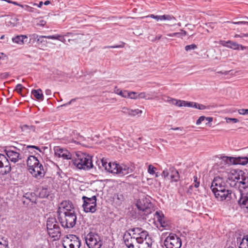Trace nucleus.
I'll return each mask as SVG.
<instances>
[{"instance_id":"1","label":"nucleus","mask_w":248,"mask_h":248,"mask_svg":"<svg viewBox=\"0 0 248 248\" xmlns=\"http://www.w3.org/2000/svg\"><path fill=\"white\" fill-rule=\"evenodd\" d=\"M231 179L230 169H226L225 172H222L220 175L214 178L211 186V189L215 197L222 201L229 200L231 198L232 191L228 189V180Z\"/></svg>"},{"instance_id":"2","label":"nucleus","mask_w":248,"mask_h":248,"mask_svg":"<svg viewBox=\"0 0 248 248\" xmlns=\"http://www.w3.org/2000/svg\"><path fill=\"white\" fill-rule=\"evenodd\" d=\"M102 167L109 172L123 176L132 172V169L125 164H119L115 162H108L106 160H101Z\"/></svg>"},{"instance_id":"3","label":"nucleus","mask_w":248,"mask_h":248,"mask_svg":"<svg viewBox=\"0 0 248 248\" xmlns=\"http://www.w3.org/2000/svg\"><path fill=\"white\" fill-rule=\"evenodd\" d=\"M73 162L79 169L88 170L93 167L92 156L81 152L77 154V157L73 160Z\"/></svg>"},{"instance_id":"4","label":"nucleus","mask_w":248,"mask_h":248,"mask_svg":"<svg viewBox=\"0 0 248 248\" xmlns=\"http://www.w3.org/2000/svg\"><path fill=\"white\" fill-rule=\"evenodd\" d=\"M231 175V179L234 183L233 186L235 185V180H237V182L241 185L240 189H242L246 191V189L248 187V174L244 172L242 170H235L230 169Z\"/></svg>"},{"instance_id":"5","label":"nucleus","mask_w":248,"mask_h":248,"mask_svg":"<svg viewBox=\"0 0 248 248\" xmlns=\"http://www.w3.org/2000/svg\"><path fill=\"white\" fill-rule=\"evenodd\" d=\"M59 222L64 228H73L76 224L77 215L75 212L65 213L58 216Z\"/></svg>"},{"instance_id":"6","label":"nucleus","mask_w":248,"mask_h":248,"mask_svg":"<svg viewBox=\"0 0 248 248\" xmlns=\"http://www.w3.org/2000/svg\"><path fill=\"white\" fill-rule=\"evenodd\" d=\"M85 241L89 248H100L103 244L100 236L97 233L93 232L86 236Z\"/></svg>"},{"instance_id":"7","label":"nucleus","mask_w":248,"mask_h":248,"mask_svg":"<svg viewBox=\"0 0 248 248\" xmlns=\"http://www.w3.org/2000/svg\"><path fill=\"white\" fill-rule=\"evenodd\" d=\"M81 242L75 235L69 234L63 238L62 246L64 248H79Z\"/></svg>"},{"instance_id":"8","label":"nucleus","mask_w":248,"mask_h":248,"mask_svg":"<svg viewBox=\"0 0 248 248\" xmlns=\"http://www.w3.org/2000/svg\"><path fill=\"white\" fill-rule=\"evenodd\" d=\"M164 245L166 248H180L182 241L176 234L171 233L165 239Z\"/></svg>"},{"instance_id":"9","label":"nucleus","mask_w":248,"mask_h":248,"mask_svg":"<svg viewBox=\"0 0 248 248\" xmlns=\"http://www.w3.org/2000/svg\"><path fill=\"white\" fill-rule=\"evenodd\" d=\"M136 206L139 211L143 212V214H148L151 212L150 208L152 206L150 198H147L144 196L140 198L137 202Z\"/></svg>"},{"instance_id":"10","label":"nucleus","mask_w":248,"mask_h":248,"mask_svg":"<svg viewBox=\"0 0 248 248\" xmlns=\"http://www.w3.org/2000/svg\"><path fill=\"white\" fill-rule=\"evenodd\" d=\"M20 150L15 146L11 147L9 149L5 150V152L7 157H8L10 161L16 163L22 159V156L19 151Z\"/></svg>"},{"instance_id":"11","label":"nucleus","mask_w":248,"mask_h":248,"mask_svg":"<svg viewBox=\"0 0 248 248\" xmlns=\"http://www.w3.org/2000/svg\"><path fill=\"white\" fill-rule=\"evenodd\" d=\"M75 212L74 205L71 202L69 201H64L62 202L58 209V216L65 214V213H70Z\"/></svg>"},{"instance_id":"12","label":"nucleus","mask_w":248,"mask_h":248,"mask_svg":"<svg viewBox=\"0 0 248 248\" xmlns=\"http://www.w3.org/2000/svg\"><path fill=\"white\" fill-rule=\"evenodd\" d=\"M223 161L228 166L230 165H246L248 163V157H228L223 156L222 158Z\"/></svg>"},{"instance_id":"13","label":"nucleus","mask_w":248,"mask_h":248,"mask_svg":"<svg viewBox=\"0 0 248 248\" xmlns=\"http://www.w3.org/2000/svg\"><path fill=\"white\" fill-rule=\"evenodd\" d=\"M161 175L165 179L170 176L171 182H177L180 179L178 171L173 167H170L169 170H164Z\"/></svg>"},{"instance_id":"14","label":"nucleus","mask_w":248,"mask_h":248,"mask_svg":"<svg viewBox=\"0 0 248 248\" xmlns=\"http://www.w3.org/2000/svg\"><path fill=\"white\" fill-rule=\"evenodd\" d=\"M11 170V166L7 157L0 154V174L9 173Z\"/></svg>"},{"instance_id":"15","label":"nucleus","mask_w":248,"mask_h":248,"mask_svg":"<svg viewBox=\"0 0 248 248\" xmlns=\"http://www.w3.org/2000/svg\"><path fill=\"white\" fill-rule=\"evenodd\" d=\"M139 238L132 237L129 232H126L124 235V244L128 248H140Z\"/></svg>"},{"instance_id":"16","label":"nucleus","mask_w":248,"mask_h":248,"mask_svg":"<svg viewBox=\"0 0 248 248\" xmlns=\"http://www.w3.org/2000/svg\"><path fill=\"white\" fill-rule=\"evenodd\" d=\"M238 192L240 194V198L238 200V204L241 208H245L248 212V191L239 189Z\"/></svg>"},{"instance_id":"17","label":"nucleus","mask_w":248,"mask_h":248,"mask_svg":"<svg viewBox=\"0 0 248 248\" xmlns=\"http://www.w3.org/2000/svg\"><path fill=\"white\" fill-rule=\"evenodd\" d=\"M142 237L139 238L140 248H151L152 239L149 236L148 232H143Z\"/></svg>"},{"instance_id":"18","label":"nucleus","mask_w":248,"mask_h":248,"mask_svg":"<svg viewBox=\"0 0 248 248\" xmlns=\"http://www.w3.org/2000/svg\"><path fill=\"white\" fill-rule=\"evenodd\" d=\"M28 170L33 177L38 179L43 178L45 175V171L42 164L39 165L35 168L29 169Z\"/></svg>"},{"instance_id":"19","label":"nucleus","mask_w":248,"mask_h":248,"mask_svg":"<svg viewBox=\"0 0 248 248\" xmlns=\"http://www.w3.org/2000/svg\"><path fill=\"white\" fill-rule=\"evenodd\" d=\"M219 44L222 45V46L227 47L234 50H238L239 47L241 48L242 50H244L245 48V46L239 45L236 42L232 41H225L223 40H221L219 41Z\"/></svg>"},{"instance_id":"20","label":"nucleus","mask_w":248,"mask_h":248,"mask_svg":"<svg viewBox=\"0 0 248 248\" xmlns=\"http://www.w3.org/2000/svg\"><path fill=\"white\" fill-rule=\"evenodd\" d=\"M54 151L55 155L58 157H62L66 159H71V155L67 150L58 146L54 148Z\"/></svg>"},{"instance_id":"21","label":"nucleus","mask_w":248,"mask_h":248,"mask_svg":"<svg viewBox=\"0 0 248 248\" xmlns=\"http://www.w3.org/2000/svg\"><path fill=\"white\" fill-rule=\"evenodd\" d=\"M27 164L28 169L35 168L39 165H42L38 158L34 155H30L27 160Z\"/></svg>"},{"instance_id":"22","label":"nucleus","mask_w":248,"mask_h":248,"mask_svg":"<svg viewBox=\"0 0 248 248\" xmlns=\"http://www.w3.org/2000/svg\"><path fill=\"white\" fill-rule=\"evenodd\" d=\"M49 236L53 238L54 240H58L61 235V230L60 227L55 228L53 229L47 230Z\"/></svg>"},{"instance_id":"23","label":"nucleus","mask_w":248,"mask_h":248,"mask_svg":"<svg viewBox=\"0 0 248 248\" xmlns=\"http://www.w3.org/2000/svg\"><path fill=\"white\" fill-rule=\"evenodd\" d=\"M20 128L24 134L27 135L30 134L31 132H35L36 130L38 129L35 126L33 125H28L26 124H21Z\"/></svg>"},{"instance_id":"24","label":"nucleus","mask_w":248,"mask_h":248,"mask_svg":"<svg viewBox=\"0 0 248 248\" xmlns=\"http://www.w3.org/2000/svg\"><path fill=\"white\" fill-rule=\"evenodd\" d=\"M56 227H60V226L56 218L52 217H48L46 221L47 230L53 229Z\"/></svg>"},{"instance_id":"25","label":"nucleus","mask_w":248,"mask_h":248,"mask_svg":"<svg viewBox=\"0 0 248 248\" xmlns=\"http://www.w3.org/2000/svg\"><path fill=\"white\" fill-rule=\"evenodd\" d=\"M28 37L25 35H17L12 38L13 42L19 45H23L25 43H28Z\"/></svg>"},{"instance_id":"26","label":"nucleus","mask_w":248,"mask_h":248,"mask_svg":"<svg viewBox=\"0 0 248 248\" xmlns=\"http://www.w3.org/2000/svg\"><path fill=\"white\" fill-rule=\"evenodd\" d=\"M129 231H131L133 232L134 236H132V237L135 238H141L142 237V234L143 232H148L146 231L142 230L141 228H135L129 230Z\"/></svg>"},{"instance_id":"27","label":"nucleus","mask_w":248,"mask_h":248,"mask_svg":"<svg viewBox=\"0 0 248 248\" xmlns=\"http://www.w3.org/2000/svg\"><path fill=\"white\" fill-rule=\"evenodd\" d=\"M155 217L160 223L161 227H165L167 226V224L164 220V217L162 212L156 211L155 214Z\"/></svg>"},{"instance_id":"28","label":"nucleus","mask_w":248,"mask_h":248,"mask_svg":"<svg viewBox=\"0 0 248 248\" xmlns=\"http://www.w3.org/2000/svg\"><path fill=\"white\" fill-rule=\"evenodd\" d=\"M82 206L84 209V211L85 212H91L94 213L96 210V203L90 204H83Z\"/></svg>"},{"instance_id":"29","label":"nucleus","mask_w":248,"mask_h":248,"mask_svg":"<svg viewBox=\"0 0 248 248\" xmlns=\"http://www.w3.org/2000/svg\"><path fill=\"white\" fill-rule=\"evenodd\" d=\"M113 202L116 205H120L124 201V198L122 194H115L113 197Z\"/></svg>"},{"instance_id":"30","label":"nucleus","mask_w":248,"mask_h":248,"mask_svg":"<svg viewBox=\"0 0 248 248\" xmlns=\"http://www.w3.org/2000/svg\"><path fill=\"white\" fill-rule=\"evenodd\" d=\"M31 94L38 100L43 101L44 99V95L42 93V91L41 89L32 90L31 91Z\"/></svg>"},{"instance_id":"31","label":"nucleus","mask_w":248,"mask_h":248,"mask_svg":"<svg viewBox=\"0 0 248 248\" xmlns=\"http://www.w3.org/2000/svg\"><path fill=\"white\" fill-rule=\"evenodd\" d=\"M82 200H83V204H95L96 203V197L95 196H93L91 198H88L86 196L82 197Z\"/></svg>"},{"instance_id":"32","label":"nucleus","mask_w":248,"mask_h":248,"mask_svg":"<svg viewBox=\"0 0 248 248\" xmlns=\"http://www.w3.org/2000/svg\"><path fill=\"white\" fill-rule=\"evenodd\" d=\"M47 37V39L58 40L64 43L66 42L64 35L62 36L59 34H55L53 35H48Z\"/></svg>"},{"instance_id":"33","label":"nucleus","mask_w":248,"mask_h":248,"mask_svg":"<svg viewBox=\"0 0 248 248\" xmlns=\"http://www.w3.org/2000/svg\"><path fill=\"white\" fill-rule=\"evenodd\" d=\"M186 35V32L183 30H181V32H175L172 33L167 34V35L170 37H174L176 36L177 37L182 38L183 36H185Z\"/></svg>"},{"instance_id":"34","label":"nucleus","mask_w":248,"mask_h":248,"mask_svg":"<svg viewBox=\"0 0 248 248\" xmlns=\"http://www.w3.org/2000/svg\"><path fill=\"white\" fill-rule=\"evenodd\" d=\"M168 102L171 103V104L178 106V107H182V101L180 100H177L175 99H173L169 97L168 99Z\"/></svg>"},{"instance_id":"35","label":"nucleus","mask_w":248,"mask_h":248,"mask_svg":"<svg viewBox=\"0 0 248 248\" xmlns=\"http://www.w3.org/2000/svg\"><path fill=\"white\" fill-rule=\"evenodd\" d=\"M49 195V192L47 188H43L41 189L39 192V196L42 198L47 197Z\"/></svg>"},{"instance_id":"36","label":"nucleus","mask_w":248,"mask_h":248,"mask_svg":"<svg viewBox=\"0 0 248 248\" xmlns=\"http://www.w3.org/2000/svg\"><path fill=\"white\" fill-rule=\"evenodd\" d=\"M161 20H176V18L170 15H161Z\"/></svg>"},{"instance_id":"37","label":"nucleus","mask_w":248,"mask_h":248,"mask_svg":"<svg viewBox=\"0 0 248 248\" xmlns=\"http://www.w3.org/2000/svg\"><path fill=\"white\" fill-rule=\"evenodd\" d=\"M0 248H8V242L4 238H0Z\"/></svg>"},{"instance_id":"38","label":"nucleus","mask_w":248,"mask_h":248,"mask_svg":"<svg viewBox=\"0 0 248 248\" xmlns=\"http://www.w3.org/2000/svg\"><path fill=\"white\" fill-rule=\"evenodd\" d=\"M48 36H39L37 44L38 45L40 44H43L45 45L46 44H47V42L46 40H45V38H47Z\"/></svg>"},{"instance_id":"39","label":"nucleus","mask_w":248,"mask_h":248,"mask_svg":"<svg viewBox=\"0 0 248 248\" xmlns=\"http://www.w3.org/2000/svg\"><path fill=\"white\" fill-rule=\"evenodd\" d=\"M65 37H68L71 36L72 38L71 39L72 40H78V34H74L71 32H67L64 35ZM71 40L70 39H68V41L70 42Z\"/></svg>"},{"instance_id":"40","label":"nucleus","mask_w":248,"mask_h":248,"mask_svg":"<svg viewBox=\"0 0 248 248\" xmlns=\"http://www.w3.org/2000/svg\"><path fill=\"white\" fill-rule=\"evenodd\" d=\"M8 18H10V20H9V19H7V25L8 26L12 25L13 26H15L16 25V23L18 20L17 18H16V17H8Z\"/></svg>"},{"instance_id":"41","label":"nucleus","mask_w":248,"mask_h":248,"mask_svg":"<svg viewBox=\"0 0 248 248\" xmlns=\"http://www.w3.org/2000/svg\"><path fill=\"white\" fill-rule=\"evenodd\" d=\"M127 98L132 99H136L138 98V94L137 93L134 92H128V94L127 95Z\"/></svg>"},{"instance_id":"42","label":"nucleus","mask_w":248,"mask_h":248,"mask_svg":"<svg viewBox=\"0 0 248 248\" xmlns=\"http://www.w3.org/2000/svg\"><path fill=\"white\" fill-rule=\"evenodd\" d=\"M142 112V110H140L139 109H131V113H130V116H135L137 115H139L141 114Z\"/></svg>"},{"instance_id":"43","label":"nucleus","mask_w":248,"mask_h":248,"mask_svg":"<svg viewBox=\"0 0 248 248\" xmlns=\"http://www.w3.org/2000/svg\"><path fill=\"white\" fill-rule=\"evenodd\" d=\"M195 103V102H187L186 101H182V105H183V106H184V107L194 108V107H195L194 106Z\"/></svg>"},{"instance_id":"44","label":"nucleus","mask_w":248,"mask_h":248,"mask_svg":"<svg viewBox=\"0 0 248 248\" xmlns=\"http://www.w3.org/2000/svg\"><path fill=\"white\" fill-rule=\"evenodd\" d=\"M194 106L196 107H194V108L200 109V110H203L206 108H209L208 107H206L203 105L197 103H195Z\"/></svg>"},{"instance_id":"45","label":"nucleus","mask_w":248,"mask_h":248,"mask_svg":"<svg viewBox=\"0 0 248 248\" xmlns=\"http://www.w3.org/2000/svg\"><path fill=\"white\" fill-rule=\"evenodd\" d=\"M156 170V168L152 165H149L148 168V172L152 175L155 174V170Z\"/></svg>"},{"instance_id":"46","label":"nucleus","mask_w":248,"mask_h":248,"mask_svg":"<svg viewBox=\"0 0 248 248\" xmlns=\"http://www.w3.org/2000/svg\"><path fill=\"white\" fill-rule=\"evenodd\" d=\"M197 48V46L195 44H191L190 45H187L185 46V50L186 51H189L190 50H194Z\"/></svg>"},{"instance_id":"47","label":"nucleus","mask_w":248,"mask_h":248,"mask_svg":"<svg viewBox=\"0 0 248 248\" xmlns=\"http://www.w3.org/2000/svg\"><path fill=\"white\" fill-rule=\"evenodd\" d=\"M131 110V109H130L127 108L123 107L121 110V111L123 113L128 115V116H130Z\"/></svg>"},{"instance_id":"48","label":"nucleus","mask_w":248,"mask_h":248,"mask_svg":"<svg viewBox=\"0 0 248 248\" xmlns=\"http://www.w3.org/2000/svg\"><path fill=\"white\" fill-rule=\"evenodd\" d=\"M30 41L32 40L33 41H36L37 42L38 41L39 35H37V34H35V33L32 34L31 35H30Z\"/></svg>"},{"instance_id":"49","label":"nucleus","mask_w":248,"mask_h":248,"mask_svg":"<svg viewBox=\"0 0 248 248\" xmlns=\"http://www.w3.org/2000/svg\"><path fill=\"white\" fill-rule=\"evenodd\" d=\"M238 112L241 115H247L248 114V109H240Z\"/></svg>"},{"instance_id":"50","label":"nucleus","mask_w":248,"mask_h":248,"mask_svg":"<svg viewBox=\"0 0 248 248\" xmlns=\"http://www.w3.org/2000/svg\"><path fill=\"white\" fill-rule=\"evenodd\" d=\"M23 88V87L21 84H18L16 87L15 91L18 93H21Z\"/></svg>"},{"instance_id":"51","label":"nucleus","mask_w":248,"mask_h":248,"mask_svg":"<svg viewBox=\"0 0 248 248\" xmlns=\"http://www.w3.org/2000/svg\"><path fill=\"white\" fill-rule=\"evenodd\" d=\"M128 94V91L124 90V91H121L119 95H121L124 98H127V95Z\"/></svg>"},{"instance_id":"52","label":"nucleus","mask_w":248,"mask_h":248,"mask_svg":"<svg viewBox=\"0 0 248 248\" xmlns=\"http://www.w3.org/2000/svg\"><path fill=\"white\" fill-rule=\"evenodd\" d=\"M148 17H150L152 18H154L157 21L159 20H161V16H158V15L155 16L154 15L151 14L150 15H149L148 16Z\"/></svg>"},{"instance_id":"53","label":"nucleus","mask_w":248,"mask_h":248,"mask_svg":"<svg viewBox=\"0 0 248 248\" xmlns=\"http://www.w3.org/2000/svg\"><path fill=\"white\" fill-rule=\"evenodd\" d=\"M206 117L204 116H202L200 117V118L196 121V124L199 125L200 124L202 121L205 120Z\"/></svg>"},{"instance_id":"54","label":"nucleus","mask_w":248,"mask_h":248,"mask_svg":"<svg viewBox=\"0 0 248 248\" xmlns=\"http://www.w3.org/2000/svg\"><path fill=\"white\" fill-rule=\"evenodd\" d=\"M138 97L140 98H145V99H148V100L151 99L149 97L147 98L146 93H140L138 94Z\"/></svg>"},{"instance_id":"55","label":"nucleus","mask_w":248,"mask_h":248,"mask_svg":"<svg viewBox=\"0 0 248 248\" xmlns=\"http://www.w3.org/2000/svg\"><path fill=\"white\" fill-rule=\"evenodd\" d=\"M226 122L227 123H230L231 122L234 123H237L239 122V120L237 119H236V118H226Z\"/></svg>"},{"instance_id":"56","label":"nucleus","mask_w":248,"mask_h":248,"mask_svg":"<svg viewBox=\"0 0 248 248\" xmlns=\"http://www.w3.org/2000/svg\"><path fill=\"white\" fill-rule=\"evenodd\" d=\"M27 149H35L39 151V152H41V150L39 148V147L35 146V145H28L26 146Z\"/></svg>"},{"instance_id":"57","label":"nucleus","mask_w":248,"mask_h":248,"mask_svg":"<svg viewBox=\"0 0 248 248\" xmlns=\"http://www.w3.org/2000/svg\"><path fill=\"white\" fill-rule=\"evenodd\" d=\"M26 11L29 12H31L33 13L34 12V9L29 5H26L25 6V9Z\"/></svg>"},{"instance_id":"58","label":"nucleus","mask_w":248,"mask_h":248,"mask_svg":"<svg viewBox=\"0 0 248 248\" xmlns=\"http://www.w3.org/2000/svg\"><path fill=\"white\" fill-rule=\"evenodd\" d=\"M245 238H243L242 240V241L241 242L239 246V248H248V246H244V243H245Z\"/></svg>"},{"instance_id":"59","label":"nucleus","mask_w":248,"mask_h":248,"mask_svg":"<svg viewBox=\"0 0 248 248\" xmlns=\"http://www.w3.org/2000/svg\"><path fill=\"white\" fill-rule=\"evenodd\" d=\"M233 24L236 25H242V24H247L248 25V22L247 21H238V22H233Z\"/></svg>"},{"instance_id":"60","label":"nucleus","mask_w":248,"mask_h":248,"mask_svg":"<svg viewBox=\"0 0 248 248\" xmlns=\"http://www.w3.org/2000/svg\"><path fill=\"white\" fill-rule=\"evenodd\" d=\"M124 47L123 45H116V46H111L105 47V48H122Z\"/></svg>"},{"instance_id":"61","label":"nucleus","mask_w":248,"mask_h":248,"mask_svg":"<svg viewBox=\"0 0 248 248\" xmlns=\"http://www.w3.org/2000/svg\"><path fill=\"white\" fill-rule=\"evenodd\" d=\"M75 100H76V99H72L68 103L61 105V107L66 106L70 105L72 102H74Z\"/></svg>"},{"instance_id":"62","label":"nucleus","mask_w":248,"mask_h":248,"mask_svg":"<svg viewBox=\"0 0 248 248\" xmlns=\"http://www.w3.org/2000/svg\"><path fill=\"white\" fill-rule=\"evenodd\" d=\"M121 91H122L121 90H120V89L118 88H117V87H116V86L114 88V92L115 93H116V94H118V95H119V93H120Z\"/></svg>"},{"instance_id":"63","label":"nucleus","mask_w":248,"mask_h":248,"mask_svg":"<svg viewBox=\"0 0 248 248\" xmlns=\"http://www.w3.org/2000/svg\"><path fill=\"white\" fill-rule=\"evenodd\" d=\"M205 120L208 122H211L213 121V118L212 117H206Z\"/></svg>"},{"instance_id":"64","label":"nucleus","mask_w":248,"mask_h":248,"mask_svg":"<svg viewBox=\"0 0 248 248\" xmlns=\"http://www.w3.org/2000/svg\"><path fill=\"white\" fill-rule=\"evenodd\" d=\"M46 95H50L51 93V90L49 89H47L46 90Z\"/></svg>"}]
</instances>
